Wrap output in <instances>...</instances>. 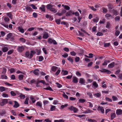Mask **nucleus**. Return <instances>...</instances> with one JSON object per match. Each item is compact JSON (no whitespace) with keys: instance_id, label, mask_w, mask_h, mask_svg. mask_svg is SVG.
I'll use <instances>...</instances> for the list:
<instances>
[{"instance_id":"f257e3e1","label":"nucleus","mask_w":122,"mask_h":122,"mask_svg":"<svg viewBox=\"0 0 122 122\" xmlns=\"http://www.w3.org/2000/svg\"><path fill=\"white\" fill-rule=\"evenodd\" d=\"M7 46V45L6 44H0V46L2 47V50L4 52H5L7 51L8 50V47H6Z\"/></svg>"},{"instance_id":"f03ea898","label":"nucleus","mask_w":122,"mask_h":122,"mask_svg":"<svg viewBox=\"0 0 122 122\" xmlns=\"http://www.w3.org/2000/svg\"><path fill=\"white\" fill-rule=\"evenodd\" d=\"M47 9L50 10L53 12L55 13L57 11V10L55 8H53L52 6L50 5H47Z\"/></svg>"},{"instance_id":"7ed1b4c3","label":"nucleus","mask_w":122,"mask_h":122,"mask_svg":"<svg viewBox=\"0 0 122 122\" xmlns=\"http://www.w3.org/2000/svg\"><path fill=\"white\" fill-rule=\"evenodd\" d=\"M48 42L49 43H53L54 45H56L57 44L55 40L52 39L51 38H49L48 39Z\"/></svg>"},{"instance_id":"20e7f679","label":"nucleus","mask_w":122,"mask_h":122,"mask_svg":"<svg viewBox=\"0 0 122 122\" xmlns=\"http://www.w3.org/2000/svg\"><path fill=\"white\" fill-rule=\"evenodd\" d=\"M8 102V100L7 99H5L2 100V102L0 103V105L1 106H3L5 104L7 103Z\"/></svg>"},{"instance_id":"39448f33","label":"nucleus","mask_w":122,"mask_h":122,"mask_svg":"<svg viewBox=\"0 0 122 122\" xmlns=\"http://www.w3.org/2000/svg\"><path fill=\"white\" fill-rule=\"evenodd\" d=\"M24 47L22 46H18L17 48V50L19 52H21L23 51L24 50Z\"/></svg>"},{"instance_id":"423d86ee","label":"nucleus","mask_w":122,"mask_h":122,"mask_svg":"<svg viewBox=\"0 0 122 122\" xmlns=\"http://www.w3.org/2000/svg\"><path fill=\"white\" fill-rule=\"evenodd\" d=\"M100 71L102 72H107L108 74H110L111 72L108 70H106L105 69H102Z\"/></svg>"},{"instance_id":"0eeeda50","label":"nucleus","mask_w":122,"mask_h":122,"mask_svg":"<svg viewBox=\"0 0 122 122\" xmlns=\"http://www.w3.org/2000/svg\"><path fill=\"white\" fill-rule=\"evenodd\" d=\"M116 114L117 115L122 114V110L121 109H118L116 111Z\"/></svg>"},{"instance_id":"6e6552de","label":"nucleus","mask_w":122,"mask_h":122,"mask_svg":"<svg viewBox=\"0 0 122 122\" xmlns=\"http://www.w3.org/2000/svg\"><path fill=\"white\" fill-rule=\"evenodd\" d=\"M49 37L48 33L46 32H45L43 33V37L44 39H46Z\"/></svg>"},{"instance_id":"1a4fd4ad","label":"nucleus","mask_w":122,"mask_h":122,"mask_svg":"<svg viewBox=\"0 0 122 122\" xmlns=\"http://www.w3.org/2000/svg\"><path fill=\"white\" fill-rule=\"evenodd\" d=\"M25 57L30 59L33 56V54H24Z\"/></svg>"},{"instance_id":"9d476101","label":"nucleus","mask_w":122,"mask_h":122,"mask_svg":"<svg viewBox=\"0 0 122 122\" xmlns=\"http://www.w3.org/2000/svg\"><path fill=\"white\" fill-rule=\"evenodd\" d=\"M105 18H106L107 19H109V18H112V16L110 14H106L105 16Z\"/></svg>"},{"instance_id":"9b49d317","label":"nucleus","mask_w":122,"mask_h":122,"mask_svg":"<svg viewBox=\"0 0 122 122\" xmlns=\"http://www.w3.org/2000/svg\"><path fill=\"white\" fill-rule=\"evenodd\" d=\"M98 110H99L100 109L101 112L102 113H104V111L103 107H100L99 106H98Z\"/></svg>"},{"instance_id":"f8f14e48","label":"nucleus","mask_w":122,"mask_h":122,"mask_svg":"<svg viewBox=\"0 0 122 122\" xmlns=\"http://www.w3.org/2000/svg\"><path fill=\"white\" fill-rule=\"evenodd\" d=\"M73 82L74 83H76L78 82L77 78L75 76H73Z\"/></svg>"},{"instance_id":"ddd939ff","label":"nucleus","mask_w":122,"mask_h":122,"mask_svg":"<svg viewBox=\"0 0 122 122\" xmlns=\"http://www.w3.org/2000/svg\"><path fill=\"white\" fill-rule=\"evenodd\" d=\"M73 15V12L71 11H70L67 12L66 14V16H69L71 15Z\"/></svg>"},{"instance_id":"4468645a","label":"nucleus","mask_w":122,"mask_h":122,"mask_svg":"<svg viewBox=\"0 0 122 122\" xmlns=\"http://www.w3.org/2000/svg\"><path fill=\"white\" fill-rule=\"evenodd\" d=\"M15 105L13 106V107L16 108L19 106V104L16 101H14Z\"/></svg>"},{"instance_id":"2eb2a0df","label":"nucleus","mask_w":122,"mask_h":122,"mask_svg":"<svg viewBox=\"0 0 122 122\" xmlns=\"http://www.w3.org/2000/svg\"><path fill=\"white\" fill-rule=\"evenodd\" d=\"M85 82V81L82 78H80L79 81V82L81 84H83V83H84Z\"/></svg>"},{"instance_id":"dca6fc26","label":"nucleus","mask_w":122,"mask_h":122,"mask_svg":"<svg viewBox=\"0 0 122 122\" xmlns=\"http://www.w3.org/2000/svg\"><path fill=\"white\" fill-rule=\"evenodd\" d=\"M93 112V111L89 109H87V110L85 111L84 112V113H88L92 112Z\"/></svg>"},{"instance_id":"f3484780","label":"nucleus","mask_w":122,"mask_h":122,"mask_svg":"<svg viewBox=\"0 0 122 122\" xmlns=\"http://www.w3.org/2000/svg\"><path fill=\"white\" fill-rule=\"evenodd\" d=\"M39 71V70L38 69H35L33 71V73L36 75H38L39 73L38 71Z\"/></svg>"},{"instance_id":"a211bd4d","label":"nucleus","mask_w":122,"mask_h":122,"mask_svg":"<svg viewBox=\"0 0 122 122\" xmlns=\"http://www.w3.org/2000/svg\"><path fill=\"white\" fill-rule=\"evenodd\" d=\"M58 69V67L56 66H53L51 68V70L54 71L55 72L56 71V70H57Z\"/></svg>"},{"instance_id":"6ab92c4d","label":"nucleus","mask_w":122,"mask_h":122,"mask_svg":"<svg viewBox=\"0 0 122 122\" xmlns=\"http://www.w3.org/2000/svg\"><path fill=\"white\" fill-rule=\"evenodd\" d=\"M4 19L5 22L7 23H8L10 20L9 18L7 17H4Z\"/></svg>"},{"instance_id":"aec40b11","label":"nucleus","mask_w":122,"mask_h":122,"mask_svg":"<svg viewBox=\"0 0 122 122\" xmlns=\"http://www.w3.org/2000/svg\"><path fill=\"white\" fill-rule=\"evenodd\" d=\"M39 9L42 11H44L45 10V7L44 5H42L39 8Z\"/></svg>"},{"instance_id":"412c9836","label":"nucleus","mask_w":122,"mask_h":122,"mask_svg":"<svg viewBox=\"0 0 122 122\" xmlns=\"http://www.w3.org/2000/svg\"><path fill=\"white\" fill-rule=\"evenodd\" d=\"M116 116V114L115 113H112L111 115V119L112 120Z\"/></svg>"},{"instance_id":"4be33fe9","label":"nucleus","mask_w":122,"mask_h":122,"mask_svg":"<svg viewBox=\"0 0 122 122\" xmlns=\"http://www.w3.org/2000/svg\"><path fill=\"white\" fill-rule=\"evenodd\" d=\"M99 20V18L97 16L96 17L93 19V21L95 23H97Z\"/></svg>"},{"instance_id":"5701e85b","label":"nucleus","mask_w":122,"mask_h":122,"mask_svg":"<svg viewBox=\"0 0 122 122\" xmlns=\"http://www.w3.org/2000/svg\"><path fill=\"white\" fill-rule=\"evenodd\" d=\"M102 9L103 10L102 12L104 14H106L108 11L107 9L104 7L102 8Z\"/></svg>"},{"instance_id":"b1692460","label":"nucleus","mask_w":122,"mask_h":122,"mask_svg":"<svg viewBox=\"0 0 122 122\" xmlns=\"http://www.w3.org/2000/svg\"><path fill=\"white\" fill-rule=\"evenodd\" d=\"M6 15L8 16L11 19H12V15L11 12L7 13H6Z\"/></svg>"},{"instance_id":"393cba45","label":"nucleus","mask_w":122,"mask_h":122,"mask_svg":"<svg viewBox=\"0 0 122 122\" xmlns=\"http://www.w3.org/2000/svg\"><path fill=\"white\" fill-rule=\"evenodd\" d=\"M108 67L109 68H112L114 66V63L112 62L108 65Z\"/></svg>"},{"instance_id":"a878e982","label":"nucleus","mask_w":122,"mask_h":122,"mask_svg":"<svg viewBox=\"0 0 122 122\" xmlns=\"http://www.w3.org/2000/svg\"><path fill=\"white\" fill-rule=\"evenodd\" d=\"M110 45V43H104V46L105 47H107L109 46Z\"/></svg>"},{"instance_id":"bb28decb","label":"nucleus","mask_w":122,"mask_h":122,"mask_svg":"<svg viewBox=\"0 0 122 122\" xmlns=\"http://www.w3.org/2000/svg\"><path fill=\"white\" fill-rule=\"evenodd\" d=\"M18 30L21 32L22 33H23L24 32V29L20 27H18Z\"/></svg>"},{"instance_id":"cd10ccee","label":"nucleus","mask_w":122,"mask_h":122,"mask_svg":"<svg viewBox=\"0 0 122 122\" xmlns=\"http://www.w3.org/2000/svg\"><path fill=\"white\" fill-rule=\"evenodd\" d=\"M36 106H39L40 107H41L42 106V103L40 102H38L36 104Z\"/></svg>"},{"instance_id":"c85d7f7f","label":"nucleus","mask_w":122,"mask_h":122,"mask_svg":"<svg viewBox=\"0 0 122 122\" xmlns=\"http://www.w3.org/2000/svg\"><path fill=\"white\" fill-rule=\"evenodd\" d=\"M24 77V75L22 74H20L19 75L18 78L20 80H22Z\"/></svg>"},{"instance_id":"c756f323","label":"nucleus","mask_w":122,"mask_h":122,"mask_svg":"<svg viewBox=\"0 0 122 122\" xmlns=\"http://www.w3.org/2000/svg\"><path fill=\"white\" fill-rule=\"evenodd\" d=\"M120 17L119 16H116L115 18V21H119L120 19Z\"/></svg>"},{"instance_id":"7c9ffc66","label":"nucleus","mask_w":122,"mask_h":122,"mask_svg":"<svg viewBox=\"0 0 122 122\" xmlns=\"http://www.w3.org/2000/svg\"><path fill=\"white\" fill-rule=\"evenodd\" d=\"M54 122H65V121L62 119L59 120H55L54 121Z\"/></svg>"},{"instance_id":"2f4dec72","label":"nucleus","mask_w":122,"mask_h":122,"mask_svg":"<svg viewBox=\"0 0 122 122\" xmlns=\"http://www.w3.org/2000/svg\"><path fill=\"white\" fill-rule=\"evenodd\" d=\"M51 108L50 110L51 111H52L54 110L56 108V107L55 106L51 105Z\"/></svg>"},{"instance_id":"473e14b6","label":"nucleus","mask_w":122,"mask_h":122,"mask_svg":"<svg viewBox=\"0 0 122 122\" xmlns=\"http://www.w3.org/2000/svg\"><path fill=\"white\" fill-rule=\"evenodd\" d=\"M5 87L3 86H1L0 87V90L1 92H2L5 91Z\"/></svg>"},{"instance_id":"72a5a7b5","label":"nucleus","mask_w":122,"mask_h":122,"mask_svg":"<svg viewBox=\"0 0 122 122\" xmlns=\"http://www.w3.org/2000/svg\"><path fill=\"white\" fill-rule=\"evenodd\" d=\"M0 33L1 34V37H3L5 34V33L3 31H1L0 32Z\"/></svg>"},{"instance_id":"f704fd0d","label":"nucleus","mask_w":122,"mask_h":122,"mask_svg":"<svg viewBox=\"0 0 122 122\" xmlns=\"http://www.w3.org/2000/svg\"><path fill=\"white\" fill-rule=\"evenodd\" d=\"M44 89L46 90H48L51 91H53V90L50 86H49L47 88H44Z\"/></svg>"},{"instance_id":"c9c22d12","label":"nucleus","mask_w":122,"mask_h":122,"mask_svg":"<svg viewBox=\"0 0 122 122\" xmlns=\"http://www.w3.org/2000/svg\"><path fill=\"white\" fill-rule=\"evenodd\" d=\"M86 57L89 58H92L93 57V54H89V56H87L86 55H85Z\"/></svg>"},{"instance_id":"e433bc0d","label":"nucleus","mask_w":122,"mask_h":122,"mask_svg":"<svg viewBox=\"0 0 122 122\" xmlns=\"http://www.w3.org/2000/svg\"><path fill=\"white\" fill-rule=\"evenodd\" d=\"M79 102L81 103H83L86 101V100L84 99H80L79 100Z\"/></svg>"},{"instance_id":"4c0bfd02","label":"nucleus","mask_w":122,"mask_h":122,"mask_svg":"<svg viewBox=\"0 0 122 122\" xmlns=\"http://www.w3.org/2000/svg\"><path fill=\"white\" fill-rule=\"evenodd\" d=\"M87 121L90 122H97V121L95 120L90 119H88L87 120Z\"/></svg>"},{"instance_id":"58836bf2","label":"nucleus","mask_w":122,"mask_h":122,"mask_svg":"<svg viewBox=\"0 0 122 122\" xmlns=\"http://www.w3.org/2000/svg\"><path fill=\"white\" fill-rule=\"evenodd\" d=\"M20 41L23 42H25L26 41L23 38H20Z\"/></svg>"},{"instance_id":"ea45409f","label":"nucleus","mask_w":122,"mask_h":122,"mask_svg":"<svg viewBox=\"0 0 122 122\" xmlns=\"http://www.w3.org/2000/svg\"><path fill=\"white\" fill-rule=\"evenodd\" d=\"M49 102L47 100H45L43 101V103L44 104V105L45 106Z\"/></svg>"},{"instance_id":"a19ab883","label":"nucleus","mask_w":122,"mask_h":122,"mask_svg":"<svg viewBox=\"0 0 122 122\" xmlns=\"http://www.w3.org/2000/svg\"><path fill=\"white\" fill-rule=\"evenodd\" d=\"M67 59L68 61L71 62H73V60L72 58H71L70 56L69 57L67 58Z\"/></svg>"},{"instance_id":"79ce46f5","label":"nucleus","mask_w":122,"mask_h":122,"mask_svg":"<svg viewBox=\"0 0 122 122\" xmlns=\"http://www.w3.org/2000/svg\"><path fill=\"white\" fill-rule=\"evenodd\" d=\"M93 85L96 88H97L98 87V85L95 81H94L93 82Z\"/></svg>"},{"instance_id":"37998d69","label":"nucleus","mask_w":122,"mask_h":122,"mask_svg":"<svg viewBox=\"0 0 122 122\" xmlns=\"http://www.w3.org/2000/svg\"><path fill=\"white\" fill-rule=\"evenodd\" d=\"M26 10L27 11H31L32 9V8L30 7H27L26 8Z\"/></svg>"},{"instance_id":"c03bdc74","label":"nucleus","mask_w":122,"mask_h":122,"mask_svg":"<svg viewBox=\"0 0 122 122\" xmlns=\"http://www.w3.org/2000/svg\"><path fill=\"white\" fill-rule=\"evenodd\" d=\"M55 21L57 24L58 25L60 24V22L61 21V20H60V19L56 20Z\"/></svg>"},{"instance_id":"a18cd8bd","label":"nucleus","mask_w":122,"mask_h":122,"mask_svg":"<svg viewBox=\"0 0 122 122\" xmlns=\"http://www.w3.org/2000/svg\"><path fill=\"white\" fill-rule=\"evenodd\" d=\"M62 71L63 72V74L64 75H66L68 74V72L67 71L62 70Z\"/></svg>"},{"instance_id":"49530a36","label":"nucleus","mask_w":122,"mask_h":122,"mask_svg":"<svg viewBox=\"0 0 122 122\" xmlns=\"http://www.w3.org/2000/svg\"><path fill=\"white\" fill-rule=\"evenodd\" d=\"M75 14L76 16H78L79 15V14L78 11H76L75 12H73V15Z\"/></svg>"},{"instance_id":"de8ad7c7","label":"nucleus","mask_w":122,"mask_h":122,"mask_svg":"<svg viewBox=\"0 0 122 122\" xmlns=\"http://www.w3.org/2000/svg\"><path fill=\"white\" fill-rule=\"evenodd\" d=\"M1 78L2 79H7V76L5 75H2L1 76Z\"/></svg>"},{"instance_id":"09e8293b","label":"nucleus","mask_w":122,"mask_h":122,"mask_svg":"<svg viewBox=\"0 0 122 122\" xmlns=\"http://www.w3.org/2000/svg\"><path fill=\"white\" fill-rule=\"evenodd\" d=\"M97 36H101L103 35V33L100 32H98L96 34Z\"/></svg>"},{"instance_id":"8fccbe9b","label":"nucleus","mask_w":122,"mask_h":122,"mask_svg":"<svg viewBox=\"0 0 122 122\" xmlns=\"http://www.w3.org/2000/svg\"><path fill=\"white\" fill-rule=\"evenodd\" d=\"M29 99L28 98H26L25 101L24 102V103L25 104H28V100Z\"/></svg>"},{"instance_id":"3c124183","label":"nucleus","mask_w":122,"mask_h":122,"mask_svg":"<svg viewBox=\"0 0 122 122\" xmlns=\"http://www.w3.org/2000/svg\"><path fill=\"white\" fill-rule=\"evenodd\" d=\"M43 59V57L42 56H39V61H42Z\"/></svg>"},{"instance_id":"603ef678","label":"nucleus","mask_w":122,"mask_h":122,"mask_svg":"<svg viewBox=\"0 0 122 122\" xmlns=\"http://www.w3.org/2000/svg\"><path fill=\"white\" fill-rule=\"evenodd\" d=\"M89 8L94 11H96L97 10V9L93 6H90Z\"/></svg>"},{"instance_id":"864d4df0","label":"nucleus","mask_w":122,"mask_h":122,"mask_svg":"<svg viewBox=\"0 0 122 122\" xmlns=\"http://www.w3.org/2000/svg\"><path fill=\"white\" fill-rule=\"evenodd\" d=\"M105 19H103L102 20H100L99 22V23L100 24H104L105 22Z\"/></svg>"},{"instance_id":"5fc2aeb1","label":"nucleus","mask_w":122,"mask_h":122,"mask_svg":"<svg viewBox=\"0 0 122 122\" xmlns=\"http://www.w3.org/2000/svg\"><path fill=\"white\" fill-rule=\"evenodd\" d=\"M30 6L32 7V8L34 9H37V8L36 7L35 5L31 4L30 5Z\"/></svg>"},{"instance_id":"6e6d98bb","label":"nucleus","mask_w":122,"mask_h":122,"mask_svg":"<svg viewBox=\"0 0 122 122\" xmlns=\"http://www.w3.org/2000/svg\"><path fill=\"white\" fill-rule=\"evenodd\" d=\"M110 23L109 22H107L106 26V28H108L110 27Z\"/></svg>"},{"instance_id":"4d7b16f0","label":"nucleus","mask_w":122,"mask_h":122,"mask_svg":"<svg viewBox=\"0 0 122 122\" xmlns=\"http://www.w3.org/2000/svg\"><path fill=\"white\" fill-rule=\"evenodd\" d=\"M112 98L113 101H117L118 99V98L117 97L114 96H112Z\"/></svg>"},{"instance_id":"13d9d810","label":"nucleus","mask_w":122,"mask_h":122,"mask_svg":"<svg viewBox=\"0 0 122 122\" xmlns=\"http://www.w3.org/2000/svg\"><path fill=\"white\" fill-rule=\"evenodd\" d=\"M75 60L76 62H77L79 61L80 58L79 57H77L75 58Z\"/></svg>"},{"instance_id":"bf43d9fd","label":"nucleus","mask_w":122,"mask_h":122,"mask_svg":"<svg viewBox=\"0 0 122 122\" xmlns=\"http://www.w3.org/2000/svg\"><path fill=\"white\" fill-rule=\"evenodd\" d=\"M3 71L2 72V73L4 74L5 73L6 71V70L5 68H3Z\"/></svg>"},{"instance_id":"052dcab7","label":"nucleus","mask_w":122,"mask_h":122,"mask_svg":"<svg viewBox=\"0 0 122 122\" xmlns=\"http://www.w3.org/2000/svg\"><path fill=\"white\" fill-rule=\"evenodd\" d=\"M68 105L67 104H66L65 105H62L61 106V108L62 109H63L64 108L67 107Z\"/></svg>"},{"instance_id":"680f3d73","label":"nucleus","mask_w":122,"mask_h":122,"mask_svg":"<svg viewBox=\"0 0 122 122\" xmlns=\"http://www.w3.org/2000/svg\"><path fill=\"white\" fill-rule=\"evenodd\" d=\"M10 94L12 96H15L16 95V93L13 91H11L10 92Z\"/></svg>"},{"instance_id":"e2e57ef3","label":"nucleus","mask_w":122,"mask_h":122,"mask_svg":"<svg viewBox=\"0 0 122 122\" xmlns=\"http://www.w3.org/2000/svg\"><path fill=\"white\" fill-rule=\"evenodd\" d=\"M56 84L57 85V86L59 88H61L62 86L58 82H56Z\"/></svg>"},{"instance_id":"0e129e2a","label":"nucleus","mask_w":122,"mask_h":122,"mask_svg":"<svg viewBox=\"0 0 122 122\" xmlns=\"http://www.w3.org/2000/svg\"><path fill=\"white\" fill-rule=\"evenodd\" d=\"M120 33V32L118 30L116 31L115 33V35L116 36H118Z\"/></svg>"},{"instance_id":"69168bd1","label":"nucleus","mask_w":122,"mask_h":122,"mask_svg":"<svg viewBox=\"0 0 122 122\" xmlns=\"http://www.w3.org/2000/svg\"><path fill=\"white\" fill-rule=\"evenodd\" d=\"M108 6L110 9H112L113 8L112 5L110 4H108Z\"/></svg>"},{"instance_id":"338daca9","label":"nucleus","mask_w":122,"mask_h":122,"mask_svg":"<svg viewBox=\"0 0 122 122\" xmlns=\"http://www.w3.org/2000/svg\"><path fill=\"white\" fill-rule=\"evenodd\" d=\"M33 16L35 18H36L37 16V14L35 13H33Z\"/></svg>"},{"instance_id":"774afa93","label":"nucleus","mask_w":122,"mask_h":122,"mask_svg":"<svg viewBox=\"0 0 122 122\" xmlns=\"http://www.w3.org/2000/svg\"><path fill=\"white\" fill-rule=\"evenodd\" d=\"M12 36V34L11 33H10L7 34V37L8 38H10Z\"/></svg>"}]
</instances>
